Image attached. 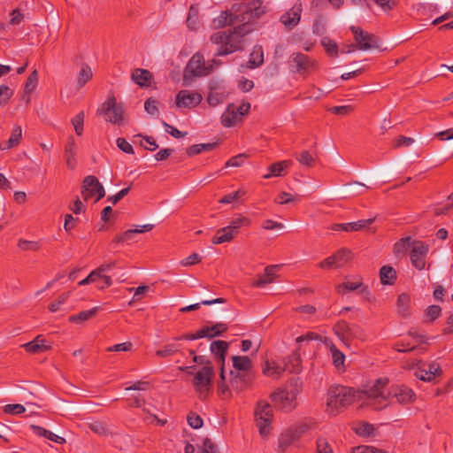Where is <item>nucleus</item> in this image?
I'll return each mask as SVG.
<instances>
[{"instance_id":"obj_1","label":"nucleus","mask_w":453,"mask_h":453,"mask_svg":"<svg viewBox=\"0 0 453 453\" xmlns=\"http://www.w3.org/2000/svg\"><path fill=\"white\" fill-rule=\"evenodd\" d=\"M387 382L388 379H378L366 390H357L341 385L332 386L327 393L326 411L334 416L342 409L359 401L374 410H381L387 406L388 396L384 390Z\"/></svg>"},{"instance_id":"obj_2","label":"nucleus","mask_w":453,"mask_h":453,"mask_svg":"<svg viewBox=\"0 0 453 453\" xmlns=\"http://www.w3.org/2000/svg\"><path fill=\"white\" fill-rule=\"evenodd\" d=\"M97 114L103 115L105 121L119 126L123 125L126 119V109L114 96L107 97L97 109Z\"/></svg>"},{"instance_id":"obj_3","label":"nucleus","mask_w":453,"mask_h":453,"mask_svg":"<svg viewBox=\"0 0 453 453\" xmlns=\"http://www.w3.org/2000/svg\"><path fill=\"white\" fill-rule=\"evenodd\" d=\"M212 43L219 44L217 55L224 56L233 53L242 48V38L235 32L219 31L211 36Z\"/></svg>"},{"instance_id":"obj_4","label":"nucleus","mask_w":453,"mask_h":453,"mask_svg":"<svg viewBox=\"0 0 453 453\" xmlns=\"http://www.w3.org/2000/svg\"><path fill=\"white\" fill-rule=\"evenodd\" d=\"M298 393L297 386L290 385L286 388L279 389L271 397L276 408L289 412L295 410L297 405L296 397Z\"/></svg>"},{"instance_id":"obj_5","label":"nucleus","mask_w":453,"mask_h":453,"mask_svg":"<svg viewBox=\"0 0 453 453\" xmlns=\"http://www.w3.org/2000/svg\"><path fill=\"white\" fill-rule=\"evenodd\" d=\"M214 369L211 365H205L201 368L194 376L193 387L198 395L199 399L205 400L212 388V378Z\"/></svg>"},{"instance_id":"obj_6","label":"nucleus","mask_w":453,"mask_h":453,"mask_svg":"<svg viewBox=\"0 0 453 453\" xmlns=\"http://www.w3.org/2000/svg\"><path fill=\"white\" fill-rule=\"evenodd\" d=\"M273 418V408L266 401H259L255 410V419L259 434L267 437L271 432V424Z\"/></svg>"},{"instance_id":"obj_7","label":"nucleus","mask_w":453,"mask_h":453,"mask_svg":"<svg viewBox=\"0 0 453 453\" xmlns=\"http://www.w3.org/2000/svg\"><path fill=\"white\" fill-rule=\"evenodd\" d=\"M334 334L343 342L350 339L365 341L366 334L365 330L357 324H349L345 320L338 321L333 328Z\"/></svg>"},{"instance_id":"obj_8","label":"nucleus","mask_w":453,"mask_h":453,"mask_svg":"<svg viewBox=\"0 0 453 453\" xmlns=\"http://www.w3.org/2000/svg\"><path fill=\"white\" fill-rule=\"evenodd\" d=\"M288 66L291 72L304 75L317 70L318 64L309 56L296 52L289 57Z\"/></svg>"},{"instance_id":"obj_9","label":"nucleus","mask_w":453,"mask_h":453,"mask_svg":"<svg viewBox=\"0 0 453 453\" xmlns=\"http://www.w3.org/2000/svg\"><path fill=\"white\" fill-rule=\"evenodd\" d=\"M350 31L354 35L357 45H351V49L348 50L346 52L353 51L354 48L360 50H369L379 48V40L374 35L365 32L361 27L355 26L350 27Z\"/></svg>"},{"instance_id":"obj_10","label":"nucleus","mask_w":453,"mask_h":453,"mask_svg":"<svg viewBox=\"0 0 453 453\" xmlns=\"http://www.w3.org/2000/svg\"><path fill=\"white\" fill-rule=\"evenodd\" d=\"M212 71V65H206L203 56L196 53L188 61L184 71V81L192 77L206 76Z\"/></svg>"},{"instance_id":"obj_11","label":"nucleus","mask_w":453,"mask_h":453,"mask_svg":"<svg viewBox=\"0 0 453 453\" xmlns=\"http://www.w3.org/2000/svg\"><path fill=\"white\" fill-rule=\"evenodd\" d=\"M81 195L84 200L94 198L96 203L105 196V190L96 177L88 175L83 180Z\"/></svg>"},{"instance_id":"obj_12","label":"nucleus","mask_w":453,"mask_h":453,"mask_svg":"<svg viewBox=\"0 0 453 453\" xmlns=\"http://www.w3.org/2000/svg\"><path fill=\"white\" fill-rule=\"evenodd\" d=\"M429 252V245L421 241H413L411 242L410 259L411 265L417 270H424L426 268V258Z\"/></svg>"},{"instance_id":"obj_13","label":"nucleus","mask_w":453,"mask_h":453,"mask_svg":"<svg viewBox=\"0 0 453 453\" xmlns=\"http://www.w3.org/2000/svg\"><path fill=\"white\" fill-rule=\"evenodd\" d=\"M303 12V4L297 0L294 5L286 11L280 18V22L288 30L294 29L300 22Z\"/></svg>"},{"instance_id":"obj_14","label":"nucleus","mask_w":453,"mask_h":453,"mask_svg":"<svg viewBox=\"0 0 453 453\" xmlns=\"http://www.w3.org/2000/svg\"><path fill=\"white\" fill-rule=\"evenodd\" d=\"M244 11L240 15V22L246 23L252 19L260 18L267 11L265 5L263 4L262 0H254L249 3L244 7Z\"/></svg>"},{"instance_id":"obj_15","label":"nucleus","mask_w":453,"mask_h":453,"mask_svg":"<svg viewBox=\"0 0 453 453\" xmlns=\"http://www.w3.org/2000/svg\"><path fill=\"white\" fill-rule=\"evenodd\" d=\"M388 385V383L386 384ZM387 395V405L388 404V398L390 395L395 398L396 402L401 404L411 403L415 400V393L410 388L401 385L395 386L392 388L391 392H388L387 386L384 388Z\"/></svg>"},{"instance_id":"obj_16","label":"nucleus","mask_w":453,"mask_h":453,"mask_svg":"<svg viewBox=\"0 0 453 453\" xmlns=\"http://www.w3.org/2000/svg\"><path fill=\"white\" fill-rule=\"evenodd\" d=\"M202 99L200 93L184 89L177 94L175 104L178 108H194L202 102Z\"/></svg>"},{"instance_id":"obj_17","label":"nucleus","mask_w":453,"mask_h":453,"mask_svg":"<svg viewBox=\"0 0 453 453\" xmlns=\"http://www.w3.org/2000/svg\"><path fill=\"white\" fill-rule=\"evenodd\" d=\"M349 259V251L346 249H342L338 250L334 255L328 257L327 258L322 260L319 264V267L322 269H331L337 268L342 266Z\"/></svg>"},{"instance_id":"obj_18","label":"nucleus","mask_w":453,"mask_h":453,"mask_svg":"<svg viewBox=\"0 0 453 453\" xmlns=\"http://www.w3.org/2000/svg\"><path fill=\"white\" fill-rule=\"evenodd\" d=\"M307 429L306 425H300L296 427H290L286 432L280 434L279 438V447L284 450L295 441H296L302 434Z\"/></svg>"},{"instance_id":"obj_19","label":"nucleus","mask_w":453,"mask_h":453,"mask_svg":"<svg viewBox=\"0 0 453 453\" xmlns=\"http://www.w3.org/2000/svg\"><path fill=\"white\" fill-rule=\"evenodd\" d=\"M441 372L439 364L433 362L419 366L415 372V376L424 381H432Z\"/></svg>"},{"instance_id":"obj_20","label":"nucleus","mask_w":453,"mask_h":453,"mask_svg":"<svg viewBox=\"0 0 453 453\" xmlns=\"http://www.w3.org/2000/svg\"><path fill=\"white\" fill-rule=\"evenodd\" d=\"M235 22H240V15L237 11H234V7L230 12L225 11L213 19L212 27L214 28H220L226 26L233 25Z\"/></svg>"},{"instance_id":"obj_21","label":"nucleus","mask_w":453,"mask_h":453,"mask_svg":"<svg viewBox=\"0 0 453 453\" xmlns=\"http://www.w3.org/2000/svg\"><path fill=\"white\" fill-rule=\"evenodd\" d=\"M373 221L374 219H361L357 222L334 224L330 226V229L345 232L360 231L369 226Z\"/></svg>"},{"instance_id":"obj_22","label":"nucleus","mask_w":453,"mask_h":453,"mask_svg":"<svg viewBox=\"0 0 453 453\" xmlns=\"http://www.w3.org/2000/svg\"><path fill=\"white\" fill-rule=\"evenodd\" d=\"M228 348V343L224 341H214L211 344V351L217 358L218 362L221 363V372H220V378L222 380L225 379L224 375V361L226 354V350Z\"/></svg>"},{"instance_id":"obj_23","label":"nucleus","mask_w":453,"mask_h":453,"mask_svg":"<svg viewBox=\"0 0 453 453\" xmlns=\"http://www.w3.org/2000/svg\"><path fill=\"white\" fill-rule=\"evenodd\" d=\"M77 145L75 143L74 138L73 136H69L67 138L66 143L65 145V159L66 163V166L70 169H74L77 165Z\"/></svg>"},{"instance_id":"obj_24","label":"nucleus","mask_w":453,"mask_h":453,"mask_svg":"<svg viewBox=\"0 0 453 453\" xmlns=\"http://www.w3.org/2000/svg\"><path fill=\"white\" fill-rule=\"evenodd\" d=\"M279 268L280 265L266 266L265 269V273L263 274L258 275L257 279L254 280V282L252 283V286L261 288L272 283L277 277V271L279 270Z\"/></svg>"},{"instance_id":"obj_25","label":"nucleus","mask_w":453,"mask_h":453,"mask_svg":"<svg viewBox=\"0 0 453 453\" xmlns=\"http://www.w3.org/2000/svg\"><path fill=\"white\" fill-rule=\"evenodd\" d=\"M241 120L242 118L234 111V104H230L220 117L221 124L225 127H234Z\"/></svg>"},{"instance_id":"obj_26","label":"nucleus","mask_w":453,"mask_h":453,"mask_svg":"<svg viewBox=\"0 0 453 453\" xmlns=\"http://www.w3.org/2000/svg\"><path fill=\"white\" fill-rule=\"evenodd\" d=\"M21 347L30 354L42 353L50 349V346L46 344V341L41 335L27 343L22 344Z\"/></svg>"},{"instance_id":"obj_27","label":"nucleus","mask_w":453,"mask_h":453,"mask_svg":"<svg viewBox=\"0 0 453 453\" xmlns=\"http://www.w3.org/2000/svg\"><path fill=\"white\" fill-rule=\"evenodd\" d=\"M284 369L290 373H299L302 371V360L298 351H294L284 359Z\"/></svg>"},{"instance_id":"obj_28","label":"nucleus","mask_w":453,"mask_h":453,"mask_svg":"<svg viewBox=\"0 0 453 453\" xmlns=\"http://www.w3.org/2000/svg\"><path fill=\"white\" fill-rule=\"evenodd\" d=\"M22 138V129L19 125H15L11 133V136L7 141L0 142V150H6L17 147Z\"/></svg>"},{"instance_id":"obj_29","label":"nucleus","mask_w":453,"mask_h":453,"mask_svg":"<svg viewBox=\"0 0 453 453\" xmlns=\"http://www.w3.org/2000/svg\"><path fill=\"white\" fill-rule=\"evenodd\" d=\"M232 361L233 366L235 370L247 372L249 380H251L253 378V375L250 372L252 362L250 359V357L246 356H233Z\"/></svg>"},{"instance_id":"obj_30","label":"nucleus","mask_w":453,"mask_h":453,"mask_svg":"<svg viewBox=\"0 0 453 453\" xmlns=\"http://www.w3.org/2000/svg\"><path fill=\"white\" fill-rule=\"evenodd\" d=\"M31 430L38 436L44 437L55 443L58 444H65L66 442L65 439L62 436H59L50 430H47L40 426L31 425Z\"/></svg>"},{"instance_id":"obj_31","label":"nucleus","mask_w":453,"mask_h":453,"mask_svg":"<svg viewBox=\"0 0 453 453\" xmlns=\"http://www.w3.org/2000/svg\"><path fill=\"white\" fill-rule=\"evenodd\" d=\"M284 371V367L276 364L274 361L266 360L262 365L263 374L273 379H279Z\"/></svg>"},{"instance_id":"obj_32","label":"nucleus","mask_w":453,"mask_h":453,"mask_svg":"<svg viewBox=\"0 0 453 453\" xmlns=\"http://www.w3.org/2000/svg\"><path fill=\"white\" fill-rule=\"evenodd\" d=\"M227 325L225 323H216L212 326H205L200 328V332H203L202 334L203 338H213L216 336L221 335L227 330Z\"/></svg>"},{"instance_id":"obj_33","label":"nucleus","mask_w":453,"mask_h":453,"mask_svg":"<svg viewBox=\"0 0 453 453\" xmlns=\"http://www.w3.org/2000/svg\"><path fill=\"white\" fill-rule=\"evenodd\" d=\"M291 165V161L283 160L280 162H276L271 165L268 168L269 173L265 174L264 179H269L272 177L277 176H284L286 174V170Z\"/></svg>"},{"instance_id":"obj_34","label":"nucleus","mask_w":453,"mask_h":453,"mask_svg":"<svg viewBox=\"0 0 453 453\" xmlns=\"http://www.w3.org/2000/svg\"><path fill=\"white\" fill-rule=\"evenodd\" d=\"M152 74L146 69L137 68L132 73V80L140 87H148Z\"/></svg>"},{"instance_id":"obj_35","label":"nucleus","mask_w":453,"mask_h":453,"mask_svg":"<svg viewBox=\"0 0 453 453\" xmlns=\"http://www.w3.org/2000/svg\"><path fill=\"white\" fill-rule=\"evenodd\" d=\"M38 84V72L34 70L30 75L28 76L25 86H24V95L23 99L26 100L27 104L30 101V94L35 91Z\"/></svg>"},{"instance_id":"obj_36","label":"nucleus","mask_w":453,"mask_h":453,"mask_svg":"<svg viewBox=\"0 0 453 453\" xmlns=\"http://www.w3.org/2000/svg\"><path fill=\"white\" fill-rule=\"evenodd\" d=\"M380 280L383 285H393L396 280V272L389 265H383L380 270Z\"/></svg>"},{"instance_id":"obj_37","label":"nucleus","mask_w":453,"mask_h":453,"mask_svg":"<svg viewBox=\"0 0 453 453\" xmlns=\"http://www.w3.org/2000/svg\"><path fill=\"white\" fill-rule=\"evenodd\" d=\"M236 235L228 226L219 229L212 238L213 244H220L232 241Z\"/></svg>"},{"instance_id":"obj_38","label":"nucleus","mask_w":453,"mask_h":453,"mask_svg":"<svg viewBox=\"0 0 453 453\" xmlns=\"http://www.w3.org/2000/svg\"><path fill=\"white\" fill-rule=\"evenodd\" d=\"M327 346L331 352L333 364L335 368L338 370H344L345 355L339 350L333 342H330Z\"/></svg>"},{"instance_id":"obj_39","label":"nucleus","mask_w":453,"mask_h":453,"mask_svg":"<svg viewBox=\"0 0 453 453\" xmlns=\"http://www.w3.org/2000/svg\"><path fill=\"white\" fill-rule=\"evenodd\" d=\"M411 297L408 294L403 293L398 296L396 301L397 312L403 317L410 315Z\"/></svg>"},{"instance_id":"obj_40","label":"nucleus","mask_w":453,"mask_h":453,"mask_svg":"<svg viewBox=\"0 0 453 453\" xmlns=\"http://www.w3.org/2000/svg\"><path fill=\"white\" fill-rule=\"evenodd\" d=\"M187 26L190 30L196 31L199 28L200 21H199V11L197 5H191L188 17H187Z\"/></svg>"},{"instance_id":"obj_41","label":"nucleus","mask_w":453,"mask_h":453,"mask_svg":"<svg viewBox=\"0 0 453 453\" xmlns=\"http://www.w3.org/2000/svg\"><path fill=\"white\" fill-rule=\"evenodd\" d=\"M93 77L91 67L88 64H82L77 78V86L81 88Z\"/></svg>"},{"instance_id":"obj_42","label":"nucleus","mask_w":453,"mask_h":453,"mask_svg":"<svg viewBox=\"0 0 453 453\" xmlns=\"http://www.w3.org/2000/svg\"><path fill=\"white\" fill-rule=\"evenodd\" d=\"M88 428L95 434L100 436H107L110 434V430L106 422L102 420H93L88 424Z\"/></svg>"},{"instance_id":"obj_43","label":"nucleus","mask_w":453,"mask_h":453,"mask_svg":"<svg viewBox=\"0 0 453 453\" xmlns=\"http://www.w3.org/2000/svg\"><path fill=\"white\" fill-rule=\"evenodd\" d=\"M98 307H94L88 311H82L76 315H73L69 318V321L73 323H81L89 319L93 318L98 311Z\"/></svg>"},{"instance_id":"obj_44","label":"nucleus","mask_w":453,"mask_h":453,"mask_svg":"<svg viewBox=\"0 0 453 453\" xmlns=\"http://www.w3.org/2000/svg\"><path fill=\"white\" fill-rule=\"evenodd\" d=\"M362 286L361 279L356 277L354 280L347 279L342 284H339L336 286L335 289L339 294H342V289H346L348 291H354L358 289Z\"/></svg>"},{"instance_id":"obj_45","label":"nucleus","mask_w":453,"mask_h":453,"mask_svg":"<svg viewBox=\"0 0 453 453\" xmlns=\"http://www.w3.org/2000/svg\"><path fill=\"white\" fill-rule=\"evenodd\" d=\"M251 223L250 219L244 216H239L231 220L230 224L227 226L233 233L236 235L238 234V229L242 226H250Z\"/></svg>"},{"instance_id":"obj_46","label":"nucleus","mask_w":453,"mask_h":453,"mask_svg":"<svg viewBox=\"0 0 453 453\" xmlns=\"http://www.w3.org/2000/svg\"><path fill=\"white\" fill-rule=\"evenodd\" d=\"M215 147V143H200L195 144L187 149V154L191 157L200 154L205 150H211Z\"/></svg>"},{"instance_id":"obj_47","label":"nucleus","mask_w":453,"mask_h":453,"mask_svg":"<svg viewBox=\"0 0 453 453\" xmlns=\"http://www.w3.org/2000/svg\"><path fill=\"white\" fill-rule=\"evenodd\" d=\"M321 44L330 57L334 58L338 56V45L334 41L328 37H325L321 40Z\"/></svg>"},{"instance_id":"obj_48","label":"nucleus","mask_w":453,"mask_h":453,"mask_svg":"<svg viewBox=\"0 0 453 453\" xmlns=\"http://www.w3.org/2000/svg\"><path fill=\"white\" fill-rule=\"evenodd\" d=\"M264 61V55L261 47H256L252 53L250 54V58L249 60V64L250 67H257L260 65Z\"/></svg>"},{"instance_id":"obj_49","label":"nucleus","mask_w":453,"mask_h":453,"mask_svg":"<svg viewBox=\"0 0 453 453\" xmlns=\"http://www.w3.org/2000/svg\"><path fill=\"white\" fill-rule=\"evenodd\" d=\"M296 160L303 165L311 167L315 163V157L308 151L303 150L296 156Z\"/></svg>"},{"instance_id":"obj_50","label":"nucleus","mask_w":453,"mask_h":453,"mask_svg":"<svg viewBox=\"0 0 453 453\" xmlns=\"http://www.w3.org/2000/svg\"><path fill=\"white\" fill-rule=\"evenodd\" d=\"M246 193L247 192L245 189L239 188L238 190H236L234 193H230V194L224 196L219 202L220 203H225V204L231 203L232 202L246 195Z\"/></svg>"},{"instance_id":"obj_51","label":"nucleus","mask_w":453,"mask_h":453,"mask_svg":"<svg viewBox=\"0 0 453 453\" xmlns=\"http://www.w3.org/2000/svg\"><path fill=\"white\" fill-rule=\"evenodd\" d=\"M226 99V95L222 92H210L207 96V103L210 106L215 107L222 104Z\"/></svg>"},{"instance_id":"obj_52","label":"nucleus","mask_w":453,"mask_h":453,"mask_svg":"<svg viewBox=\"0 0 453 453\" xmlns=\"http://www.w3.org/2000/svg\"><path fill=\"white\" fill-rule=\"evenodd\" d=\"M84 117V112L81 111L72 119V124L74 127L76 134L79 136L83 133Z\"/></svg>"},{"instance_id":"obj_53","label":"nucleus","mask_w":453,"mask_h":453,"mask_svg":"<svg viewBox=\"0 0 453 453\" xmlns=\"http://www.w3.org/2000/svg\"><path fill=\"white\" fill-rule=\"evenodd\" d=\"M18 247L20 250H25V251H27V250L36 251V250H40L41 245L39 242H35V241H27V240H24V239H19L18 241Z\"/></svg>"},{"instance_id":"obj_54","label":"nucleus","mask_w":453,"mask_h":453,"mask_svg":"<svg viewBox=\"0 0 453 453\" xmlns=\"http://www.w3.org/2000/svg\"><path fill=\"white\" fill-rule=\"evenodd\" d=\"M179 350L178 346L175 344H167L161 349L157 350L156 355L159 357H165L173 355Z\"/></svg>"},{"instance_id":"obj_55","label":"nucleus","mask_w":453,"mask_h":453,"mask_svg":"<svg viewBox=\"0 0 453 453\" xmlns=\"http://www.w3.org/2000/svg\"><path fill=\"white\" fill-rule=\"evenodd\" d=\"M13 96V90L5 85L0 86V104H5Z\"/></svg>"},{"instance_id":"obj_56","label":"nucleus","mask_w":453,"mask_h":453,"mask_svg":"<svg viewBox=\"0 0 453 453\" xmlns=\"http://www.w3.org/2000/svg\"><path fill=\"white\" fill-rule=\"evenodd\" d=\"M374 427L368 423L359 424L356 428V433L360 436H369L373 434Z\"/></svg>"},{"instance_id":"obj_57","label":"nucleus","mask_w":453,"mask_h":453,"mask_svg":"<svg viewBox=\"0 0 453 453\" xmlns=\"http://www.w3.org/2000/svg\"><path fill=\"white\" fill-rule=\"evenodd\" d=\"M25 407L19 403L7 404L4 407V413L11 415L21 414L25 412Z\"/></svg>"},{"instance_id":"obj_58","label":"nucleus","mask_w":453,"mask_h":453,"mask_svg":"<svg viewBox=\"0 0 453 453\" xmlns=\"http://www.w3.org/2000/svg\"><path fill=\"white\" fill-rule=\"evenodd\" d=\"M370 2L375 3L383 12H390L395 5V0H370Z\"/></svg>"},{"instance_id":"obj_59","label":"nucleus","mask_w":453,"mask_h":453,"mask_svg":"<svg viewBox=\"0 0 453 453\" xmlns=\"http://www.w3.org/2000/svg\"><path fill=\"white\" fill-rule=\"evenodd\" d=\"M411 237H403L400 239L397 242H395L394 246V251L395 254L402 253L407 250V248L411 247Z\"/></svg>"},{"instance_id":"obj_60","label":"nucleus","mask_w":453,"mask_h":453,"mask_svg":"<svg viewBox=\"0 0 453 453\" xmlns=\"http://www.w3.org/2000/svg\"><path fill=\"white\" fill-rule=\"evenodd\" d=\"M69 297V294L68 293H64L62 294L61 296H59L58 297V299L54 302H52L51 303H50L49 305V310L51 311V312H56L57 311L59 310V307L65 303L66 302V300L68 299Z\"/></svg>"},{"instance_id":"obj_61","label":"nucleus","mask_w":453,"mask_h":453,"mask_svg":"<svg viewBox=\"0 0 453 453\" xmlns=\"http://www.w3.org/2000/svg\"><path fill=\"white\" fill-rule=\"evenodd\" d=\"M247 157L246 154H239L237 156L232 157L230 159H228L226 163V167H238L241 166L244 159Z\"/></svg>"},{"instance_id":"obj_62","label":"nucleus","mask_w":453,"mask_h":453,"mask_svg":"<svg viewBox=\"0 0 453 453\" xmlns=\"http://www.w3.org/2000/svg\"><path fill=\"white\" fill-rule=\"evenodd\" d=\"M350 453H387L372 446L360 445L352 449Z\"/></svg>"},{"instance_id":"obj_63","label":"nucleus","mask_w":453,"mask_h":453,"mask_svg":"<svg viewBox=\"0 0 453 453\" xmlns=\"http://www.w3.org/2000/svg\"><path fill=\"white\" fill-rule=\"evenodd\" d=\"M188 423L191 427L198 429L203 426V419L199 415L191 412L188 415Z\"/></svg>"},{"instance_id":"obj_64","label":"nucleus","mask_w":453,"mask_h":453,"mask_svg":"<svg viewBox=\"0 0 453 453\" xmlns=\"http://www.w3.org/2000/svg\"><path fill=\"white\" fill-rule=\"evenodd\" d=\"M200 453H219V452L217 449V446L210 439H205Z\"/></svg>"}]
</instances>
